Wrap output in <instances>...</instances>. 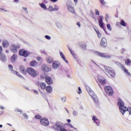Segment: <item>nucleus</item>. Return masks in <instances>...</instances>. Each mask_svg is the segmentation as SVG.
Returning <instances> with one entry per match:
<instances>
[{"instance_id": "f257e3e1", "label": "nucleus", "mask_w": 131, "mask_h": 131, "mask_svg": "<svg viewBox=\"0 0 131 131\" xmlns=\"http://www.w3.org/2000/svg\"><path fill=\"white\" fill-rule=\"evenodd\" d=\"M118 105L119 106V109L120 110V112L123 115L126 111H128L129 113V115L131 114V107H126L125 106H124V103H123V101L120 99H118Z\"/></svg>"}, {"instance_id": "f03ea898", "label": "nucleus", "mask_w": 131, "mask_h": 131, "mask_svg": "<svg viewBox=\"0 0 131 131\" xmlns=\"http://www.w3.org/2000/svg\"><path fill=\"white\" fill-rule=\"evenodd\" d=\"M104 70L106 71L107 76L109 77L114 78L116 76V74H115V72L114 70L108 66H104Z\"/></svg>"}, {"instance_id": "7ed1b4c3", "label": "nucleus", "mask_w": 131, "mask_h": 131, "mask_svg": "<svg viewBox=\"0 0 131 131\" xmlns=\"http://www.w3.org/2000/svg\"><path fill=\"white\" fill-rule=\"evenodd\" d=\"M27 72L32 77H36L37 75V73L36 71L32 68H28L27 69Z\"/></svg>"}, {"instance_id": "20e7f679", "label": "nucleus", "mask_w": 131, "mask_h": 131, "mask_svg": "<svg viewBox=\"0 0 131 131\" xmlns=\"http://www.w3.org/2000/svg\"><path fill=\"white\" fill-rule=\"evenodd\" d=\"M104 91L108 96H112L114 93L112 87L110 86H105L104 88Z\"/></svg>"}, {"instance_id": "39448f33", "label": "nucleus", "mask_w": 131, "mask_h": 131, "mask_svg": "<svg viewBox=\"0 0 131 131\" xmlns=\"http://www.w3.org/2000/svg\"><path fill=\"white\" fill-rule=\"evenodd\" d=\"M20 49V45L17 44V45H15V44H12L10 46V50L12 53H14L16 54L18 52V50Z\"/></svg>"}, {"instance_id": "423d86ee", "label": "nucleus", "mask_w": 131, "mask_h": 131, "mask_svg": "<svg viewBox=\"0 0 131 131\" xmlns=\"http://www.w3.org/2000/svg\"><path fill=\"white\" fill-rule=\"evenodd\" d=\"M20 56H23L25 58H27L30 55V53L25 50V49H20L19 51Z\"/></svg>"}, {"instance_id": "0eeeda50", "label": "nucleus", "mask_w": 131, "mask_h": 131, "mask_svg": "<svg viewBox=\"0 0 131 131\" xmlns=\"http://www.w3.org/2000/svg\"><path fill=\"white\" fill-rule=\"evenodd\" d=\"M88 93L90 96L92 97V99H93L95 103H98V102L99 101V99H98V97L97 96V95H96L95 93H94L93 91H88Z\"/></svg>"}, {"instance_id": "6e6552de", "label": "nucleus", "mask_w": 131, "mask_h": 131, "mask_svg": "<svg viewBox=\"0 0 131 131\" xmlns=\"http://www.w3.org/2000/svg\"><path fill=\"white\" fill-rule=\"evenodd\" d=\"M96 55L99 57H101V58H105V59H110V58H111V56L110 55L106 54L105 53H101L99 52H97Z\"/></svg>"}, {"instance_id": "1a4fd4ad", "label": "nucleus", "mask_w": 131, "mask_h": 131, "mask_svg": "<svg viewBox=\"0 0 131 131\" xmlns=\"http://www.w3.org/2000/svg\"><path fill=\"white\" fill-rule=\"evenodd\" d=\"M100 46L101 48H106L107 47V39L106 38H102Z\"/></svg>"}, {"instance_id": "9d476101", "label": "nucleus", "mask_w": 131, "mask_h": 131, "mask_svg": "<svg viewBox=\"0 0 131 131\" xmlns=\"http://www.w3.org/2000/svg\"><path fill=\"white\" fill-rule=\"evenodd\" d=\"M40 123L44 125L45 126H48L49 124H50V122H49V120L46 118H43L40 120Z\"/></svg>"}, {"instance_id": "9b49d317", "label": "nucleus", "mask_w": 131, "mask_h": 131, "mask_svg": "<svg viewBox=\"0 0 131 131\" xmlns=\"http://www.w3.org/2000/svg\"><path fill=\"white\" fill-rule=\"evenodd\" d=\"M118 65L119 67L121 68V69H122L123 71H124V72L127 75H129V76H130V73L128 72V70L126 69L125 68H124V66H123L122 64L119 62Z\"/></svg>"}, {"instance_id": "f8f14e48", "label": "nucleus", "mask_w": 131, "mask_h": 131, "mask_svg": "<svg viewBox=\"0 0 131 131\" xmlns=\"http://www.w3.org/2000/svg\"><path fill=\"white\" fill-rule=\"evenodd\" d=\"M61 128H62V123L60 122H56V124L53 126V128L55 129V130H60Z\"/></svg>"}, {"instance_id": "ddd939ff", "label": "nucleus", "mask_w": 131, "mask_h": 131, "mask_svg": "<svg viewBox=\"0 0 131 131\" xmlns=\"http://www.w3.org/2000/svg\"><path fill=\"white\" fill-rule=\"evenodd\" d=\"M41 70L44 72H50V71L51 70V68H49L48 65L43 64L41 67Z\"/></svg>"}, {"instance_id": "4468645a", "label": "nucleus", "mask_w": 131, "mask_h": 131, "mask_svg": "<svg viewBox=\"0 0 131 131\" xmlns=\"http://www.w3.org/2000/svg\"><path fill=\"white\" fill-rule=\"evenodd\" d=\"M45 81L47 84H53V79L49 76H46L45 77Z\"/></svg>"}, {"instance_id": "2eb2a0df", "label": "nucleus", "mask_w": 131, "mask_h": 131, "mask_svg": "<svg viewBox=\"0 0 131 131\" xmlns=\"http://www.w3.org/2000/svg\"><path fill=\"white\" fill-rule=\"evenodd\" d=\"M37 85L42 90H46L47 89V84L45 82H38Z\"/></svg>"}, {"instance_id": "dca6fc26", "label": "nucleus", "mask_w": 131, "mask_h": 131, "mask_svg": "<svg viewBox=\"0 0 131 131\" xmlns=\"http://www.w3.org/2000/svg\"><path fill=\"white\" fill-rule=\"evenodd\" d=\"M60 65V62H59V61L56 60L53 62L52 67L54 68V69H57V68H59Z\"/></svg>"}, {"instance_id": "f3484780", "label": "nucleus", "mask_w": 131, "mask_h": 131, "mask_svg": "<svg viewBox=\"0 0 131 131\" xmlns=\"http://www.w3.org/2000/svg\"><path fill=\"white\" fill-rule=\"evenodd\" d=\"M19 71L23 74L26 75L27 74V70H26V69H25V67H24V66H21L19 67Z\"/></svg>"}, {"instance_id": "a211bd4d", "label": "nucleus", "mask_w": 131, "mask_h": 131, "mask_svg": "<svg viewBox=\"0 0 131 131\" xmlns=\"http://www.w3.org/2000/svg\"><path fill=\"white\" fill-rule=\"evenodd\" d=\"M59 54L60 55L61 59L62 60H63L66 62V63H69L68 60H67L66 59V57H65V55H64L63 52H62L61 51H60L59 52Z\"/></svg>"}, {"instance_id": "6ab92c4d", "label": "nucleus", "mask_w": 131, "mask_h": 131, "mask_svg": "<svg viewBox=\"0 0 131 131\" xmlns=\"http://www.w3.org/2000/svg\"><path fill=\"white\" fill-rule=\"evenodd\" d=\"M17 56L16 54H13L11 58V61L12 63H15L17 60Z\"/></svg>"}, {"instance_id": "aec40b11", "label": "nucleus", "mask_w": 131, "mask_h": 131, "mask_svg": "<svg viewBox=\"0 0 131 131\" xmlns=\"http://www.w3.org/2000/svg\"><path fill=\"white\" fill-rule=\"evenodd\" d=\"M68 8L69 11H70L71 13H72L73 14H75V10L74 9V8L72 7L71 6L68 5Z\"/></svg>"}, {"instance_id": "412c9836", "label": "nucleus", "mask_w": 131, "mask_h": 131, "mask_svg": "<svg viewBox=\"0 0 131 131\" xmlns=\"http://www.w3.org/2000/svg\"><path fill=\"white\" fill-rule=\"evenodd\" d=\"M0 59L1 61H3V62H6V61H7V57L4 54H1L0 55Z\"/></svg>"}, {"instance_id": "4be33fe9", "label": "nucleus", "mask_w": 131, "mask_h": 131, "mask_svg": "<svg viewBox=\"0 0 131 131\" xmlns=\"http://www.w3.org/2000/svg\"><path fill=\"white\" fill-rule=\"evenodd\" d=\"M92 119L93 121H94V122L97 124V125H100V121H99V119L97 118V117L94 116Z\"/></svg>"}, {"instance_id": "5701e85b", "label": "nucleus", "mask_w": 131, "mask_h": 131, "mask_svg": "<svg viewBox=\"0 0 131 131\" xmlns=\"http://www.w3.org/2000/svg\"><path fill=\"white\" fill-rule=\"evenodd\" d=\"M2 46L3 48H7L9 47V42L7 40L3 41L2 42Z\"/></svg>"}, {"instance_id": "b1692460", "label": "nucleus", "mask_w": 131, "mask_h": 131, "mask_svg": "<svg viewBox=\"0 0 131 131\" xmlns=\"http://www.w3.org/2000/svg\"><path fill=\"white\" fill-rule=\"evenodd\" d=\"M46 91L47 93H52L53 92V88L50 85H48L46 87Z\"/></svg>"}, {"instance_id": "393cba45", "label": "nucleus", "mask_w": 131, "mask_h": 131, "mask_svg": "<svg viewBox=\"0 0 131 131\" xmlns=\"http://www.w3.org/2000/svg\"><path fill=\"white\" fill-rule=\"evenodd\" d=\"M48 10L50 12H53L54 11H58V10H59V8H54L52 6H50L48 8Z\"/></svg>"}, {"instance_id": "a878e982", "label": "nucleus", "mask_w": 131, "mask_h": 131, "mask_svg": "<svg viewBox=\"0 0 131 131\" xmlns=\"http://www.w3.org/2000/svg\"><path fill=\"white\" fill-rule=\"evenodd\" d=\"M53 61H54V59L51 57H49L47 58V61L48 63H49V64L53 63Z\"/></svg>"}, {"instance_id": "bb28decb", "label": "nucleus", "mask_w": 131, "mask_h": 131, "mask_svg": "<svg viewBox=\"0 0 131 131\" xmlns=\"http://www.w3.org/2000/svg\"><path fill=\"white\" fill-rule=\"evenodd\" d=\"M30 66L32 67H34V66H36V64H37V62H36V61H32L30 62Z\"/></svg>"}, {"instance_id": "cd10ccee", "label": "nucleus", "mask_w": 131, "mask_h": 131, "mask_svg": "<svg viewBox=\"0 0 131 131\" xmlns=\"http://www.w3.org/2000/svg\"><path fill=\"white\" fill-rule=\"evenodd\" d=\"M131 63V60L129 59H126L125 61V65H127V66H128L129 64Z\"/></svg>"}, {"instance_id": "c85d7f7f", "label": "nucleus", "mask_w": 131, "mask_h": 131, "mask_svg": "<svg viewBox=\"0 0 131 131\" xmlns=\"http://www.w3.org/2000/svg\"><path fill=\"white\" fill-rule=\"evenodd\" d=\"M99 82L102 85H104L106 83V81L104 80L99 79Z\"/></svg>"}, {"instance_id": "c756f323", "label": "nucleus", "mask_w": 131, "mask_h": 131, "mask_svg": "<svg viewBox=\"0 0 131 131\" xmlns=\"http://www.w3.org/2000/svg\"><path fill=\"white\" fill-rule=\"evenodd\" d=\"M99 20L98 22L99 23H102L103 22V19H104V17H103L102 15H100L99 16Z\"/></svg>"}, {"instance_id": "7c9ffc66", "label": "nucleus", "mask_w": 131, "mask_h": 131, "mask_svg": "<svg viewBox=\"0 0 131 131\" xmlns=\"http://www.w3.org/2000/svg\"><path fill=\"white\" fill-rule=\"evenodd\" d=\"M95 31L97 34L98 37L100 38L102 37V34H101V33H100L99 31H97V30H95Z\"/></svg>"}, {"instance_id": "2f4dec72", "label": "nucleus", "mask_w": 131, "mask_h": 131, "mask_svg": "<svg viewBox=\"0 0 131 131\" xmlns=\"http://www.w3.org/2000/svg\"><path fill=\"white\" fill-rule=\"evenodd\" d=\"M40 7L41 8H42V9H44V10H47V6L45 4V3H42L40 5Z\"/></svg>"}, {"instance_id": "473e14b6", "label": "nucleus", "mask_w": 131, "mask_h": 131, "mask_svg": "<svg viewBox=\"0 0 131 131\" xmlns=\"http://www.w3.org/2000/svg\"><path fill=\"white\" fill-rule=\"evenodd\" d=\"M68 48L69 51H70V53L72 54V55L74 56V51H73V50H72L71 49H70L69 46H68Z\"/></svg>"}, {"instance_id": "72a5a7b5", "label": "nucleus", "mask_w": 131, "mask_h": 131, "mask_svg": "<svg viewBox=\"0 0 131 131\" xmlns=\"http://www.w3.org/2000/svg\"><path fill=\"white\" fill-rule=\"evenodd\" d=\"M46 76H47V75H46L45 74H42L40 75V78L41 79H44V78L46 79Z\"/></svg>"}, {"instance_id": "f704fd0d", "label": "nucleus", "mask_w": 131, "mask_h": 131, "mask_svg": "<svg viewBox=\"0 0 131 131\" xmlns=\"http://www.w3.org/2000/svg\"><path fill=\"white\" fill-rule=\"evenodd\" d=\"M35 118L36 119H41V116L40 115H37L35 116Z\"/></svg>"}, {"instance_id": "c9c22d12", "label": "nucleus", "mask_w": 131, "mask_h": 131, "mask_svg": "<svg viewBox=\"0 0 131 131\" xmlns=\"http://www.w3.org/2000/svg\"><path fill=\"white\" fill-rule=\"evenodd\" d=\"M95 15L97 16H99L100 15V11H99V10L98 9H95Z\"/></svg>"}, {"instance_id": "e433bc0d", "label": "nucleus", "mask_w": 131, "mask_h": 131, "mask_svg": "<svg viewBox=\"0 0 131 131\" xmlns=\"http://www.w3.org/2000/svg\"><path fill=\"white\" fill-rule=\"evenodd\" d=\"M120 24H121V25H122V26H124V27L126 26L125 21H124V20H121Z\"/></svg>"}, {"instance_id": "4c0bfd02", "label": "nucleus", "mask_w": 131, "mask_h": 131, "mask_svg": "<svg viewBox=\"0 0 131 131\" xmlns=\"http://www.w3.org/2000/svg\"><path fill=\"white\" fill-rule=\"evenodd\" d=\"M99 2H100L101 5L102 6H105V4H106V2H105V1L104 0H99Z\"/></svg>"}, {"instance_id": "58836bf2", "label": "nucleus", "mask_w": 131, "mask_h": 131, "mask_svg": "<svg viewBox=\"0 0 131 131\" xmlns=\"http://www.w3.org/2000/svg\"><path fill=\"white\" fill-rule=\"evenodd\" d=\"M99 25L100 26L101 28H104V23H99Z\"/></svg>"}, {"instance_id": "ea45409f", "label": "nucleus", "mask_w": 131, "mask_h": 131, "mask_svg": "<svg viewBox=\"0 0 131 131\" xmlns=\"http://www.w3.org/2000/svg\"><path fill=\"white\" fill-rule=\"evenodd\" d=\"M107 28L108 29V30H110V31H111V25H110V24H108L106 26Z\"/></svg>"}, {"instance_id": "a19ab883", "label": "nucleus", "mask_w": 131, "mask_h": 131, "mask_svg": "<svg viewBox=\"0 0 131 131\" xmlns=\"http://www.w3.org/2000/svg\"><path fill=\"white\" fill-rule=\"evenodd\" d=\"M16 75H17V76H18V77H20V78H23V76L22 75H21L20 74V73L17 72Z\"/></svg>"}, {"instance_id": "79ce46f5", "label": "nucleus", "mask_w": 131, "mask_h": 131, "mask_svg": "<svg viewBox=\"0 0 131 131\" xmlns=\"http://www.w3.org/2000/svg\"><path fill=\"white\" fill-rule=\"evenodd\" d=\"M8 67H9L10 70H11V71H12V70H13V66H12L11 64H9L8 66Z\"/></svg>"}, {"instance_id": "37998d69", "label": "nucleus", "mask_w": 131, "mask_h": 131, "mask_svg": "<svg viewBox=\"0 0 131 131\" xmlns=\"http://www.w3.org/2000/svg\"><path fill=\"white\" fill-rule=\"evenodd\" d=\"M11 73L13 74H17V71H15V70H12L11 71Z\"/></svg>"}, {"instance_id": "c03bdc74", "label": "nucleus", "mask_w": 131, "mask_h": 131, "mask_svg": "<svg viewBox=\"0 0 131 131\" xmlns=\"http://www.w3.org/2000/svg\"><path fill=\"white\" fill-rule=\"evenodd\" d=\"M78 91L79 92H78V94H81V88H80V87H78Z\"/></svg>"}, {"instance_id": "a18cd8bd", "label": "nucleus", "mask_w": 131, "mask_h": 131, "mask_svg": "<svg viewBox=\"0 0 131 131\" xmlns=\"http://www.w3.org/2000/svg\"><path fill=\"white\" fill-rule=\"evenodd\" d=\"M45 37H46V38L47 39H49V40L51 39V36H49V35H46V36H45Z\"/></svg>"}, {"instance_id": "49530a36", "label": "nucleus", "mask_w": 131, "mask_h": 131, "mask_svg": "<svg viewBox=\"0 0 131 131\" xmlns=\"http://www.w3.org/2000/svg\"><path fill=\"white\" fill-rule=\"evenodd\" d=\"M62 102H66V97H62Z\"/></svg>"}, {"instance_id": "de8ad7c7", "label": "nucleus", "mask_w": 131, "mask_h": 131, "mask_svg": "<svg viewBox=\"0 0 131 131\" xmlns=\"http://www.w3.org/2000/svg\"><path fill=\"white\" fill-rule=\"evenodd\" d=\"M3 52V47L2 46H0V55Z\"/></svg>"}, {"instance_id": "09e8293b", "label": "nucleus", "mask_w": 131, "mask_h": 131, "mask_svg": "<svg viewBox=\"0 0 131 131\" xmlns=\"http://www.w3.org/2000/svg\"><path fill=\"white\" fill-rule=\"evenodd\" d=\"M33 92L34 93V94H36V95H38V92L37 91L33 90Z\"/></svg>"}, {"instance_id": "8fccbe9b", "label": "nucleus", "mask_w": 131, "mask_h": 131, "mask_svg": "<svg viewBox=\"0 0 131 131\" xmlns=\"http://www.w3.org/2000/svg\"><path fill=\"white\" fill-rule=\"evenodd\" d=\"M76 25L79 27H80L81 26V25H80V22H78L76 23Z\"/></svg>"}, {"instance_id": "3c124183", "label": "nucleus", "mask_w": 131, "mask_h": 131, "mask_svg": "<svg viewBox=\"0 0 131 131\" xmlns=\"http://www.w3.org/2000/svg\"><path fill=\"white\" fill-rule=\"evenodd\" d=\"M69 126H70V127L74 128V127H73V126L71 125V124H69Z\"/></svg>"}, {"instance_id": "603ef678", "label": "nucleus", "mask_w": 131, "mask_h": 131, "mask_svg": "<svg viewBox=\"0 0 131 131\" xmlns=\"http://www.w3.org/2000/svg\"><path fill=\"white\" fill-rule=\"evenodd\" d=\"M37 61H40V60H41V57H37Z\"/></svg>"}, {"instance_id": "864d4df0", "label": "nucleus", "mask_w": 131, "mask_h": 131, "mask_svg": "<svg viewBox=\"0 0 131 131\" xmlns=\"http://www.w3.org/2000/svg\"><path fill=\"white\" fill-rule=\"evenodd\" d=\"M23 10H24L25 11H27V8H25V7H23Z\"/></svg>"}, {"instance_id": "5fc2aeb1", "label": "nucleus", "mask_w": 131, "mask_h": 131, "mask_svg": "<svg viewBox=\"0 0 131 131\" xmlns=\"http://www.w3.org/2000/svg\"><path fill=\"white\" fill-rule=\"evenodd\" d=\"M0 109H2V110H4V109H5V108L4 107V106H0Z\"/></svg>"}, {"instance_id": "6e6d98bb", "label": "nucleus", "mask_w": 131, "mask_h": 131, "mask_svg": "<svg viewBox=\"0 0 131 131\" xmlns=\"http://www.w3.org/2000/svg\"><path fill=\"white\" fill-rule=\"evenodd\" d=\"M67 122H68L69 123H70V122H71V120H70V119H68V120H67Z\"/></svg>"}, {"instance_id": "4d7b16f0", "label": "nucleus", "mask_w": 131, "mask_h": 131, "mask_svg": "<svg viewBox=\"0 0 131 131\" xmlns=\"http://www.w3.org/2000/svg\"><path fill=\"white\" fill-rule=\"evenodd\" d=\"M51 2H52L53 3H56V2H57V1L58 0H51Z\"/></svg>"}, {"instance_id": "13d9d810", "label": "nucleus", "mask_w": 131, "mask_h": 131, "mask_svg": "<svg viewBox=\"0 0 131 131\" xmlns=\"http://www.w3.org/2000/svg\"><path fill=\"white\" fill-rule=\"evenodd\" d=\"M74 3H75V4H77V2H78V0H74Z\"/></svg>"}, {"instance_id": "bf43d9fd", "label": "nucleus", "mask_w": 131, "mask_h": 131, "mask_svg": "<svg viewBox=\"0 0 131 131\" xmlns=\"http://www.w3.org/2000/svg\"><path fill=\"white\" fill-rule=\"evenodd\" d=\"M19 0H14L15 3H18Z\"/></svg>"}, {"instance_id": "052dcab7", "label": "nucleus", "mask_w": 131, "mask_h": 131, "mask_svg": "<svg viewBox=\"0 0 131 131\" xmlns=\"http://www.w3.org/2000/svg\"><path fill=\"white\" fill-rule=\"evenodd\" d=\"M8 125H9V126H12V125H11V124L8 123L7 124Z\"/></svg>"}, {"instance_id": "680f3d73", "label": "nucleus", "mask_w": 131, "mask_h": 131, "mask_svg": "<svg viewBox=\"0 0 131 131\" xmlns=\"http://www.w3.org/2000/svg\"><path fill=\"white\" fill-rule=\"evenodd\" d=\"M106 18H108V14H106Z\"/></svg>"}, {"instance_id": "e2e57ef3", "label": "nucleus", "mask_w": 131, "mask_h": 131, "mask_svg": "<svg viewBox=\"0 0 131 131\" xmlns=\"http://www.w3.org/2000/svg\"><path fill=\"white\" fill-rule=\"evenodd\" d=\"M0 127H3V125H0Z\"/></svg>"}, {"instance_id": "0e129e2a", "label": "nucleus", "mask_w": 131, "mask_h": 131, "mask_svg": "<svg viewBox=\"0 0 131 131\" xmlns=\"http://www.w3.org/2000/svg\"><path fill=\"white\" fill-rule=\"evenodd\" d=\"M6 53H9V51L7 50V51H6Z\"/></svg>"}, {"instance_id": "69168bd1", "label": "nucleus", "mask_w": 131, "mask_h": 131, "mask_svg": "<svg viewBox=\"0 0 131 131\" xmlns=\"http://www.w3.org/2000/svg\"><path fill=\"white\" fill-rule=\"evenodd\" d=\"M84 48H86V45H84Z\"/></svg>"}, {"instance_id": "338daca9", "label": "nucleus", "mask_w": 131, "mask_h": 131, "mask_svg": "<svg viewBox=\"0 0 131 131\" xmlns=\"http://www.w3.org/2000/svg\"><path fill=\"white\" fill-rule=\"evenodd\" d=\"M67 110V112H68V113H69V112L68 111V110Z\"/></svg>"}, {"instance_id": "774afa93", "label": "nucleus", "mask_w": 131, "mask_h": 131, "mask_svg": "<svg viewBox=\"0 0 131 131\" xmlns=\"http://www.w3.org/2000/svg\"><path fill=\"white\" fill-rule=\"evenodd\" d=\"M0 10H4V9H3L2 8H1Z\"/></svg>"}]
</instances>
